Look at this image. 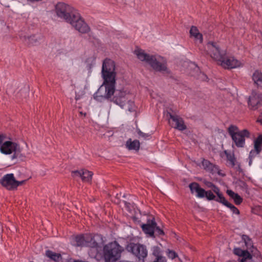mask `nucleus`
Returning a JSON list of instances; mask_svg holds the SVG:
<instances>
[{
	"label": "nucleus",
	"instance_id": "nucleus-1",
	"mask_svg": "<svg viewBox=\"0 0 262 262\" xmlns=\"http://www.w3.org/2000/svg\"><path fill=\"white\" fill-rule=\"evenodd\" d=\"M101 73L103 84L95 93L94 98L99 102L110 100L121 108L130 112L135 111L134 102L130 99V95L123 90L115 89L116 73L114 61L105 59L103 62Z\"/></svg>",
	"mask_w": 262,
	"mask_h": 262
},
{
	"label": "nucleus",
	"instance_id": "nucleus-2",
	"mask_svg": "<svg viewBox=\"0 0 262 262\" xmlns=\"http://www.w3.org/2000/svg\"><path fill=\"white\" fill-rule=\"evenodd\" d=\"M135 53L141 61H145L156 71L164 74H169L170 71L168 69L166 62L160 56L150 55L146 54L142 50H137Z\"/></svg>",
	"mask_w": 262,
	"mask_h": 262
},
{
	"label": "nucleus",
	"instance_id": "nucleus-3",
	"mask_svg": "<svg viewBox=\"0 0 262 262\" xmlns=\"http://www.w3.org/2000/svg\"><path fill=\"white\" fill-rule=\"evenodd\" d=\"M0 151L5 155L13 154L11 160L14 164L18 162V159L24 161L26 158V156L21 154V149L18 143L6 139L0 145Z\"/></svg>",
	"mask_w": 262,
	"mask_h": 262
},
{
	"label": "nucleus",
	"instance_id": "nucleus-4",
	"mask_svg": "<svg viewBox=\"0 0 262 262\" xmlns=\"http://www.w3.org/2000/svg\"><path fill=\"white\" fill-rule=\"evenodd\" d=\"M124 248L116 242L110 243L103 247V257L105 262H116L121 256Z\"/></svg>",
	"mask_w": 262,
	"mask_h": 262
},
{
	"label": "nucleus",
	"instance_id": "nucleus-5",
	"mask_svg": "<svg viewBox=\"0 0 262 262\" xmlns=\"http://www.w3.org/2000/svg\"><path fill=\"white\" fill-rule=\"evenodd\" d=\"M55 12L57 16L67 23L70 21L73 14L77 12L74 8L63 3H58L55 6Z\"/></svg>",
	"mask_w": 262,
	"mask_h": 262
},
{
	"label": "nucleus",
	"instance_id": "nucleus-6",
	"mask_svg": "<svg viewBox=\"0 0 262 262\" xmlns=\"http://www.w3.org/2000/svg\"><path fill=\"white\" fill-rule=\"evenodd\" d=\"M102 241V238L100 235L97 234L93 236L86 235L85 246L90 248L89 254L92 257H96L99 253Z\"/></svg>",
	"mask_w": 262,
	"mask_h": 262
},
{
	"label": "nucleus",
	"instance_id": "nucleus-7",
	"mask_svg": "<svg viewBox=\"0 0 262 262\" xmlns=\"http://www.w3.org/2000/svg\"><path fill=\"white\" fill-rule=\"evenodd\" d=\"M126 250L133 254L139 261L144 262L145 258L147 256L146 246L139 243H130L126 245Z\"/></svg>",
	"mask_w": 262,
	"mask_h": 262
},
{
	"label": "nucleus",
	"instance_id": "nucleus-8",
	"mask_svg": "<svg viewBox=\"0 0 262 262\" xmlns=\"http://www.w3.org/2000/svg\"><path fill=\"white\" fill-rule=\"evenodd\" d=\"M70 20L68 23L79 32L87 33L90 31V28L81 18L78 12L76 14H73V17Z\"/></svg>",
	"mask_w": 262,
	"mask_h": 262
},
{
	"label": "nucleus",
	"instance_id": "nucleus-9",
	"mask_svg": "<svg viewBox=\"0 0 262 262\" xmlns=\"http://www.w3.org/2000/svg\"><path fill=\"white\" fill-rule=\"evenodd\" d=\"M206 52L213 59L219 61L223 58L222 53L217 43L214 42H208L205 47Z\"/></svg>",
	"mask_w": 262,
	"mask_h": 262
},
{
	"label": "nucleus",
	"instance_id": "nucleus-10",
	"mask_svg": "<svg viewBox=\"0 0 262 262\" xmlns=\"http://www.w3.org/2000/svg\"><path fill=\"white\" fill-rule=\"evenodd\" d=\"M16 180L13 173L5 174L0 179L1 184L9 190L16 189Z\"/></svg>",
	"mask_w": 262,
	"mask_h": 262
},
{
	"label": "nucleus",
	"instance_id": "nucleus-11",
	"mask_svg": "<svg viewBox=\"0 0 262 262\" xmlns=\"http://www.w3.org/2000/svg\"><path fill=\"white\" fill-rule=\"evenodd\" d=\"M249 136V132L247 129H243L236 135H233L231 138L237 147H243L245 144V138Z\"/></svg>",
	"mask_w": 262,
	"mask_h": 262
},
{
	"label": "nucleus",
	"instance_id": "nucleus-12",
	"mask_svg": "<svg viewBox=\"0 0 262 262\" xmlns=\"http://www.w3.org/2000/svg\"><path fill=\"white\" fill-rule=\"evenodd\" d=\"M222 67L226 69H233L239 67L241 66V62L233 57H225L223 55L222 60H219Z\"/></svg>",
	"mask_w": 262,
	"mask_h": 262
},
{
	"label": "nucleus",
	"instance_id": "nucleus-13",
	"mask_svg": "<svg viewBox=\"0 0 262 262\" xmlns=\"http://www.w3.org/2000/svg\"><path fill=\"white\" fill-rule=\"evenodd\" d=\"M157 223L154 218L152 220H148L146 224H143L141 225L142 231L149 236L155 237V229L156 227Z\"/></svg>",
	"mask_w": 262,
	"mask_h": 262
},
{
	"label": "nucleus",
	"instance_id": "nucleus-14",
	"mask_svg": "<svg viewBox=\"0 0 262 262\" xmlns=\"http://www.w3.org/2000/svg\"><path fill=\"white\" fill-rule=\"evenodd\" d=\"M168 116L172 121L175 123L174 125L171 124V126L180 130H183L186 128L183 119L179 116L171 114L170 113H167V116Z\"/></svg>",
	"mask_w": 262,
	"mask_h": 262
},
{
	"label": "nucleus",
	"instance_id": "nucleus-15",
	"mask_svg": "<svg viewBox=\"0 0 262 262\" xmlns=\"http://www.w3.org/2000/svg\"><path fill=\"white\" fill-rule=\"evenodd\" d=\"M190 192L192 194L195 193V196L199 198H204V194L206 190L201 188L200 185L196 182H192L189 185Z\"/></svg>",
	"mask_w": 262,
	"mask_h": 262
},
{
	"label": "nucleus",
	"instance_id": "nucleus-16",
	"mask_svg": "<svg viewBox=\"0 0 262 262\" xmlns=\"http://www.w3.org/2000/svg\"><path fill=\"white\" fill-rule=\"evenodd\" d=\"M233 253L235 255L241 257V258H238L239 262H245L248 259H251L252 258V255L247 250H242L239 248H234Z\"/></svg>",
	"mask_w": 262,
	"mask_h": 262
},
{
	"label": "nucleus",
	"instance_id": "nucleus-17",
	"mask_svg": "<svg viewBox=\"0 0 262 262\" xmlns=\"http://www.w3.org/2000/svg\"><path fill=\"white\" fill-rule=\"evenodd\" d=\"M248 104L253 110L257 108L262 105V95H255L250 96L249 98Z\"/></svg>",
	"mask_w": 262,
	"mask_h": 262
},
{
	"label": "nucleus",
	"instance_id": "nucleus-18",
	"mask_svg": "<svg viewBox=\"0 0 262 262\" xmlns=\"http://www.w3.org/2000/svg\"><path fill=\"white\" fill-rule=\"evenodd\" d=\"M152 255L155 257L153 262H166L165 257L163 255V251L159 246H154L151 249Z\"/></svg>",
	"mask_w": 262,
	"mask_h": 262
},
{
	"label": "nucleus",
	"instance_id": "nucleus-19",
	"mask_svg": "<svg viewBox=\"0 0 262 262\" xmlns=\"http://www.w3.org/2000/svg\"><path fill=\"white\" fill-rule=\"evenodd\" d=\"M20 37L23 41L25 42V43L28 46L36 45L39 43V40H40V36H36L35 35H33L29 36H26L24 35L20 36Z\"/></svg>",
	"mask_w": 262,
	"mask_h": 262
},
{
	"label": "nucleus",
	"instance_id": "nucleus-20",
	"mask_svg": "<svg viewBox=\"0 0 262 262\" xmlns=\"http://www.w3.org/2000/svg\"><path fill=\"white\" fill-rule=\"evenodd\" d=\"M204 184L208 188H210L212 189V191L216 194L217 198L215 200L216 202H219L223 196V195L222 192H221L220 190L219 187L214 185L212 182H209L207 181H204Z\"/></svg>",
	"mask_w": 262,
	"mask_h": 262
},
{
	"label": "nucleus",
	"instance_id": "nucleus-21",
	"mask_svg": "<svg viewBox=\"0 0 262 262\" xmlns=\"http://www.w3.org/2000/svg\"><path fill=\"white\" fill-rule=\"evenodd\" d=\"M45 255L55 262H59L62 259L61 255L60 253L54 252L50 250L46 251Z\"/></svg>",
	"mask_w": 262,
	"mask_h": 262
},
{
	"label": "nucleus",
	"instance_id": "nucleus-22",
	"mask_svg": "<svg viewBox=\"0 0 262 262\" xmlns=\"http://www.w3.org/2000/svg\"><path fill=\"white\" fill-rule=\"evenodd\" d=\"M219 203H221L224 205L225 206H227V207L229 208L230 210L232 211V212L233 213H235L236 214H239V210L235 207L233 205L231 204V203H229L225 198V197L223 196L221 200L219 201Z\"/></svg>",
	"mask_w": 262,
	"mask_h": 262
},
{
	"label": "nucleus",
	"instance_id": "nucleus-23",
	"mask_svg": "<svg viewBox=\"0 0 262 262\" xmlns=\"http://www.w3.org/2000/svg\"><path fill=\"white\" fill-rule=\"evenodd\" d=\"M126 146L129 150H138L140 148V142L138 140L132 141L131 139H129L126 141Z\"/></svg>",
	"mask_w": 262,
	"mask_h": 262
},
{
	"label": "nucleus",
	"instance_id": "nucleus-24",
	"mask_svg": "<svg viewBox=\"0 0 262 262\" xmlns=\"http://www.w3.org/2000/svg\"><path fill=\"white\" fill-rule=\"evenodd\" d=\"M227 193L234 200L236 205H239L242 203L243 199L238 194L235 193L231 190H227Z\"/></svg>",
	"mask_w": 262,
	"mask_h": 262
},
{
	"label": "nucleus",
	"instance_id": "nucleus-25",
	"mask_svg": "<svg viewBox=\"0 0 262 262\" xmlns=\"http://www.w3.org/2000/svg\"><path fill=\"white\" fill-rule=\"evenodd\" d=\"M262 135H259L254 141V149L257 154H259L261 150Z\"/></svg>",
	"mask_w": 262,
	"mask_h": 262
},
{
	"label": "nucleus",
	"instance_id": "nucleus-26",
	"mask_svg": "<svg viewBox=\"0 0 262 262\" xmlns=\"http://www.w3.org/2000/svg\"><path fill=\"white\" fill-rule=\"evenodd\" d=\"M93 175V173L92 171L84 170L83 171V173H82V176L81 178L83 182L90 183L92 181Z\"/></svg>",
	"mask_w": 262,
	"mask_h": 262
},
{
	"label": "nucleus",
	"instance_id": "nucleus-27",
	"mask_svg": "<svg viewBox=\"0 0 262 262\" xmlns=\"http://www.w3.org/2000/svg\"><path fill=\"white\" fill-rule=\"evenodd\" d=\"M75 242L76 246H85L86 236H84L82 235H77L75 237Z\"/></svg>",
	"mask_w": 262,
	"mask_h": 262
},
{
	"label": "nucleus",
	"instance_id": "nucleus-28",
	"mask_svg": "<svg viewBox=\"0 0 262 262\" xmlns=\"http://www.w3.org/2000/svg\"><path fill=\"white\" fill-rule=\"evenodd\" d=\"M190 34L191 36H194L195 38L199 39L200 42L202 41L203 36L199 32L196 27L192 26L190 30Z\"/></svg>",
	"mask_w": 262,
	"mask_h": 262
},
{
	"label": "nucleus",
	"instance_id": "nucleus-29",
	"mask_svg": "<svg viewBox=\"0 0 262 262\" xmlns=\"http://www.w3.org/2000/svg\"><path fill=\"white\" fill-rule=\"evenodd\" d=\"M252 79L257 85L262 83V74L261 72L256 71L253 74Z\"/></svg>",
	"mask_w": 262,
	"mask_h": 262
},
{
	"label": "nucleus",
	"instance_id": "nucleus-30",
	"mask_svg": "<svg viewBox=\"0 0 262 262\" xmlns=\"http://www.w3.org/2000/svg\"><path fill=\"white\" fill-rule=\"evenodd\" d=\"M202 165L206 170L209 171L211 172H215L214 169L216 168L214 165H213L209 161L206 160H204L203 161Z\"/></svg>",
	"mask_w": 262,
	"mask_h": 262
},
{
	"label": "nucleus",
	"instance_id": "nucleus-31",
	"mask_svg": "<svg viewBox=\"0 0 262 262\" xmlns=\"http://www.w3.org/2000/svg\"><path fill=\"white\" fill-rule=\"evenodd\" d=\"M225 154L226 155L227 160L230 162L232 167L234 166L235 165L236 159L234 155L228 153L226 150L225 151Z\"/></svg>",
	"mask_w": 262,
	"mask_h": 262
},
{
	"label": "nucleus",
	"instance_id": "nucleus-32",
	"mask_svg": "<svg viewBox=\"0 0 262 262\" xmlns=\"http://www.w3.org/2000/svg\"><path fill=\"white\" fill-rule=\"evenodd\" d=\"M228 131L229 135L232 138L233 135H236V134H237L238 132H240L241 130H238V128L237 126L233 125H231L229 127Z\"/></svg>",
	"mask_w": 262,
	"mask_h": 262
},
{
	"label": "nucleus",
	"instance_id": "nucleus-33",
	"mask_svg": "<svg viewBox=\"0 0 262 262\" xmlns=\"http://www.w3.org/2000/svg\"><path fill=\"white\" fill-rule=\"evenodd\" d=\"M206 197L208 200H215L216 198H215V195L213 193L211 190L206 191V192L204 194V198Z\"/></svg>",
	"mask_w": 262,
	"mask_h": 262
},
{
	"label": "nucleus",
	"instance_id": "nucleus-34",
	"mask_svg": "<svg viewBox=\"0 0 262 262\" xmlns=\"http://www.w3.org/2000/svg\"><path fill=\"white\" fill-rule=\"evenodd\" d=\"M166 254H167V256L169 258H171L172 259L175 258L176 257H178V254L177 253L172 250H169V249H168L166 251Z\"/></svg>",
	"mask_w": 262,
	"mask_h": 262
},
{
	"label": "nucleus",
	"instance_id": "nucleus-35",
	"mask_svg": "<svg viewBox=\"0 0 262 262\" xmlns=\"http://www.w3.org/2000/svg\"><path fill=\"white\" fill-rule=\"evenodd\" d=\"M137 133L140 137H142L144 139H148L150 137V134L148 133H144L142 132L139 129H137Z\"/></svg>",
	"mask_w": 262,
	"mask_h": 262
},
{
	"label": "nucleus",
	"instance_id": "nucleus-36",
	"mask_svg": "<svg viewBox=\"0 0 262 262\" xmlns=\"http://www.w3.org/2000/svg\"><path fill=\"white\" fill-rule=\"evenodd\" d=\"M242 239L243 241H244L245 245L247 247H248L249 246H251L252 242L248 236L246 235H243L242 236Z\"/></svg>",
	"mask_w": 262,
	"mask_h": 262
},
{
	"label": "nucleus",
	"instance_id": "nucleus-37",
	"mask_svg": "<svg viewBox=\"0 0 262 262\" xmlns=\"http://www.w3.org/2000/svg\"><path fill=\"white\" fill-rule=\"evenodd\" d=\"M155 234L158 236H161L164 235V232L163 230L160 228L159 227L157 226V225H156V227L155 229Z\"/></svg>",
	"mask_w": 262,
	"mask_h": 262
},
{
	"label": "nucleus",
	"instance_id": "nucleus-38",
	"mask_svg": "<svg viewBox=\"0 0 262 262\" xmlns=\"http://www.w3.org/2000/svg\"><path fill=\"white\" fill-rule=\"evenodd\" d=\"M84 170V169H81L80 170L73 171L72 172V176L73 177L78 176V177H79L81 178L82 176V173H83Z\"/></svg>",
	"mask_w": 262,
	"mask_h": 262
},
{
	"label": "nucleus",
	"instance_id": "nucleus-39",
	"mask_svg": "<svg viewBox=\"0 0 262 262\" xmlns=\"http://www.w3.org/2000/svg\"><path fill=\"white\" fill-rule=\"evenodd\" d=\"M84 94V92L83 91H81V92H79V93H77L76 92V96H75V99L76 100H78L81 98V96H83Z\"/></svg>",
	"mask_w": 262,
	"mask_h": 262
},
{
	"label": "nucleus",
	"instance_id": "nucleus-40",
	"mask_svg": "<svg viewBox=\"0 0 262 262\" xmlns=\"http://www.w3.org/2000/svg\"><path fill=\"white\" fill-rule=\"evenodd\" d=\"M5 139H7V136L3 134H0V145L2 144Z\"/></svg>",
	"mask_w": 262,
	"mask_h": 262
},
{
	"label": "nucleus",
	"instance_id": "nucleus-41",
	"mask_svg": "<svg viewBox=\"0 0 262 262\" xmlns=\"http://www.w3.org/2000/svg\"><path fill=\"white\" fill-rule=\"evenodd\" d=\"M26 180H23V181H16L17 183L15 184V185H16V189L17 188V187L18 186L24 184L26 182Z\"/></svg>",
	"mask_w": 262,
	"mask_h": 262
},
{
	"label": "nucleus",
	"instance_id": "nucleus-42",
	"mask_svg": "<svg viewBox=\"0 0 262 262\" xmlns=\"http://www.w3.org/2000/svg\"><path fill=\"white\" fill-rule=\"evenodd\" d=\"M257 121L262 124V113L259 116Z\"/></svg>",
	"mask_w": 262,
	"mask_h": 262
}]
</instances>
